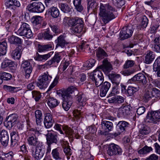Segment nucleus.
Returning a JSON list of instances; mask_svg holds the SVG:
<instances>
[{
    "mask_svg": "<svg viewBox=\"0 0 160 160\" xmlns=\"http://www.w3.org/2000/svg\"><path fill=\"white\" fill-rule=\"evenodd\" d=\"M42 38L44 39L50 40L51 39L53 36L51 33L49 29H47L42 34Z\"/></svg>",
    "mask_w": 160,
    "mask_h": 160,
    "instance_id": "40",
    "label": "nucleus"
},
{
    "mask_svg": "<svg viewBox=\"0 0 160 160\" xmlns=\"http://www.w3.org/2000/svg\"><path fill=\"white\" fill-rule=\"evenodd\" d=\"M134 39L138 40L139 42H142L144 40V36L142 34L136 35L134 36Z\"/></svg>",
    "mask_w": 160,
    "mask_h": 160,
    "instance_id": "60",
    "label": "nucleus"
},
{
    "mask_svg": "<svg viewBox=\"0 0 160 160\" xmlns=\"http://www.w3.org/2000/svg\"><path fill=\"white\" fill-rule=\"evenodd\" d=\"M152 150V148L151 147H148L146 145L138 151V153L140 154H146L149 153Z\"/></svg>",
    "mask_w": 160,
    "mask_h": 160,
    "instance_id": "43",
    "label": "nucleus"
},
{
    "mask_svg": "<svg viewBox=\"0 0 160 160\" xmlns=\"http://www.w3.org/2000/svg\"><path fill=\"white\" fill-rule=\"evenodd\" d=\"M48 106L51 108H54L57 106L59 102L54 98H49L47 100Z\"/></svg>",
    "mask_w": 160,
    "mask_h": 160,
    "instance_id": "30",
    "label": "nucleus"
},
{
    "mask_svg": "<svg viewBox=\"0 0 160 160\" xmlns=\"http://www.w3.org/2000/svg\"><path fill=\"white\" fill-rule=\"evenodd\" d=\"M0 75L1 76V78H2L3 80H8L10 79V78H9V77H10V74L9 73L4 72L0 74Z\"/></svg>",
    "mask_w": 160,
    "mask_h": 160,
    "instance_id": "62",
    "label": "nucleus"
},
{
    "mask_svg": "<svg viewBox=\"0 0 160 160\" xmlns=\"http://www.w3.org/2000/svg\"><path fill=\"white\" fill-rule=\"evenodd\" d=\"M137 91V89L132 87H129L127 90V93L129 96H132Z\"/></svg>",
    "mask_w": 160,
    "mask_h": 160,
    "instance_id": "57",
    "label": "nucleus"
},
{
    "mask_svg": "<svg viewBox=\"0 0 160 160\" xmlns=\"http://www.w3.org/2000/svg\"><path fill=\"white\" fill-rule=\"evenodd\" d=\"M59 6L62 11L64 13H68L71 12L70 7L67 4L61 3L59 4Z\"/></svg>",
    "mask_w": 160,
    "mask_h": 160,
    "instance_id": "38",
    "label": "nucleus"
},
{
    "mask_svg": "<svg viewBox=\"0 0 160 160\" xmlns=\"http://www.w3.org/2000/svg\"><path fill=\"white\" fill-rule=\"evenodd\" d=\"M134 64V61L131 60H128L126 61L123 65V68H128L132 67Z\"/></svg>",
    "mask_w": 160,
    "mask_h": 160,
    "instance_id": "54",
    "label": "nucleus"
},
{
    "mask_svg": "<svg viewBox=\"0 0 160 160\" xmlns=\"http://www.w3.org/2000/svg\"><path fill=\"white\" fill-rule=\"evenodd\" d=\"M129 81L131 83H132V82L138 81L143 84H146L147 82L146 77L143 73H141L137 74L129 79Z\"/></svg>",
    "mask_w": 160,
    "mask_h": 160,
    "instance_id": "15",
    "label": "nucleus"
},
{
    "mask_svg": "<svg viewBox=\"0 0 160 160\" xmlns=\"http://www.w3.org/2000/svg\"><path fill=\"white\" fill-rule=\"evenodd\" d=\"M134 29L133 26L131 25L123 27L119 35L121 39L124 40L131 37L132 35Z\"/></svg>",
    "mask_w": 160,
    "mask_h": 160,
    "instance_id": "10",
    "label": "nucleus"
},
{
    "mask_svg": "<svg viewBox=\"0 0 160 160\" xmlns=\"http://www.w3.org/2000/svg\"><path fill=\"white\" fill-rule=\"evenodd\" d=\"M131 107L123 104L118 109V115L119 117H126L130 114Z\"/></svg>",
    "mask_w": 160,
    "mask_h": 160,
    "instance_id": "14",
    "label": "nucleus"
},
{
    "mask_svg": "<svg viewBox=\"0 0 160 160\" xmlns=\"http://www.w3.org/2000/svg\"><path fill=\"white\" fill-rule=\"evenodd\" d=\"M152 98L150 88L146 89L143 97V100L145 102H148V101L151 100Z\"/></svg>",
    "mask_w": 160,
    "mask_h": 160,
    "instance_id": "33",
    "label": "nucleus"
},
{
    "mask_svg": "<svg viewBox=\"0 0 160 160\" xmlns=\"http://www.w3.org/2000/svg\"><path fill=\"white\" fill-rule=\"evenodd\" d=\"M110 87L111 84L108 82L105 81L102 84L100 89L101 97H103L106 96Z\"/></svg>",
    "mask_w": 160,
    "mask_h": 160,
    "instance_id": "23",
    "label": "nucleus"
},
{
    "mask_svg": "<svg viewBox=\"0 0 160 160\" xmlns=\"http://www.w3.org/2000/svg\"><path fill=\"white\" fill-rule=\"evenodd\" d=\"M122 153V150L118 145L113 143L110 144L107 150V153L110 156L114 155H120Z\"/></svg>",
    "mask_w": 160,
    "mask_h": 160,
    "instance_id": "13",
    "label": "nucleus"
},
{
    "mask_svg": "<svg viewBox=\"0 0 160 160\" xmlns=\"http://www.w3.org/2000/svg\"><path fill=\"white\" fill-rule=\"evenodd\" d=\"M83 21L78 17L71 18L70 26L71 28L70 31L72 34H75L82 33L83 28Z\"/></svg>",
    "mask_w": 160,
    "mask_h": 160,
    "instance_id": "4",
    "label": "nucleus"
},
{
    "mask_svg": "<svg viewBox=\"0 0 160 160\" xmlns=\"http://www.w3.org/2000/svg\"><path fill=\"white\" fill-rule=\"evenodd\" d=\"M28 11L32 12H42L45 9L44 5L40 2H35L28 5Z\"/></svg>",
    "mask_w": 160,
    "mask_h": 160,
    "instance_id": "11",
    "label": "nucleus"
},
{
    "mask_svg": "<svg viewBox=\"0 0 160 160\" xmlns=\"http://www.w3.org/2000/svg\"><path fill=\"white\" fill-rule=\"evenodd\" d=\"M54 122V121L52 115L49 113H47L45 117L44 122L45 128H51Z\"/></svg>",
    "mask_w": 160,
    "mask_h": 160,
    "instance_id": "19",
    "label": "nucleus"
},
{
    "mask_svg": "<svg viewBox=\"0 0 160 160\" xmlns=\"http://www.w3.org/2000/svg\"><path fill=\"white\" fill-rule=\"evenodd\" d=\"M65 143L66 146H64L63 145V151L66 155L67 156H70L72 154L71 150L70 148V147L68 146V143L67 142H64Z\"/></svg>",
    "mask_w": 160,
    "mask_h": 160,
    "instance_id": "46",
    "label": "nucleus"
},
{
    "mask_svg": "<svg viewBox=\"0 0 160 160\" xmlns=\"http://www.w3.org/2000/svg\"><path fill=\"white\" fill-rule=\"evenodd\" d=\"M147 122L153 123H157L160 121V111L151 112L148 113L146 116Z\"/></svg>",
    "mask_w": 160,
    "mask_h": 160,
    "instance_id": "12",
    "label": "nucleus"
},
{
    "mask_svg": "<svg viewBox=\"0 0 160 160\" xmlns=\"http://www.w3.org/2000/svg\"><path fill=\"white\" fill-rule=\"evenodd\" d=\"M18 116L16 114H11V123L12 127L14 125L16 122H17Z\"/></svg>",
    "mask_w": 160,
    "mask_h": 160,
    "instance_id": "56",
    "label": "nucleus"
},
{
    "mask_svg": "<svg viewBox=\"0 0 160 160\" xmlns=\"http://www.w3.org/2000/svg\"><path fill=\"white\" fill-rule=\"evenodd\" d=\"M114 86L112 88V90L111 92L109 94L108 96H114L119 93L118 90L120 88L119 85H113Z\"/></svg>",
    "mask_w": 160,
    "mask_h": 160,
    "instance_id": "48",
    "label": "nucleus"
},
{
    "mask_svg": "<svg viewBox=\"0 0 160 160\" xmlns=\"http://www.w3.org/2000/svg\"><path fill=\"white\" fill-rule=\"evenodd\" d=\"M47 143L52 144H57L58 142L57 135L54 133H48L47 136Z\"/></svg>",
    "mask_w": 160,
    "mask_h": 160,
    "instance_id": "26",
    "label": "nucleus"
},
{
    "mask_svg": "<svg viewBox=\"0 0 160 160\" xmlns=\"http://www.w3.org/2000/svg\"><path fill=\"white\" fill-rule=\"evenodd\" d=\"M128 123L126 121H119L116 126L118 132V134H120L122 132H125V130L128 128Z\"/></svg>",
    "mask_w": 160,
    "mask_h": 160,
    "instance_id": "24",
    "label": "nucleus"
},
{
    "mask_svg": "<svg viewBox=\"0 0 160 160\" xmlns=\"http://www.w3.org/2000/svg\"><path fill=\"white\" fill-rule=\"evenodd\" d=\"M73 3L78 11L81 12L83 10V7L82 4V0H74Z\"/></svg>",
    "mask_w": 160,
    "mask_h": 160,
    "instance_id": "39",
    "label": "nucleus"
},
{
    "mask_svg": "<svg viewBox=\"0 0 160 160\" xmlns=\"http://www.w3.org/2000/svg\"><path fill=\"white\" fill-rule=\"evenodd\" d=\"M87 0L88 2V10L91 9L93 10L96 8L97 4L96 3L95 0Z\"/></svg>",
    "mask_w": 160,
    "mask_h": 160,
    "instance_id": "45",
    "label": "nucleus"
},
{
    "mask_svg": "<svg viewBox=\"0 0 160 160\" xmlns=\"http://www.w3.org/2000/svg\"><path fill=\"white\" fill-rule=\"evenodd\" d=\"M98 69H100L106 73L108 74L112 69V64L108 60L104 59L103 61V64L97 68Z\"/></svg>",
    "mask_w": 160,
    "mask_h": 160,
    "instance_id": "16",
    "label": "nucleus"
},
{
    "mask_svg": "<svg viewBox=\"0 0 160 160\" xmlns=\"http://www.w3.org/2000/svg\"><path fill=\"white\" fill-rule=\"evenodd\" d=\"M61 54V52L55 53L53 58L48 61V64L52 66L57 65L60 62L62 59Z\"/></svg>",
    "mask_w": 160,
    "mask_h": 160,
    "instance_id": "18",
    "label": "nucleus"
},
{
    "mask_svg": "<svg viewBox=\"0 0 160 160\" xmlns=\"http://www.w3.org/2000/svg\"><path fill=\"white\" fill-rule=\"evenodd\" d=\"M101 125L102 129L107 132L111 131L113 128V125L112 122L104 120L102 122Z\"/></svg>",
    "mask_w": 160,
    "mask_h": 160,
    "instance_id": "27",
    "label": "nucleus"
},
{
    "mask_svg": "<svg viewBox=\"0 0 160 160\" xmlns=\"http://www.w3.org/2000/svg\"><path fill=\"white\" fill-rule=\"evenodd\" d=\"M7 46V43L6 41L0 42V56H3L6 54Z\"/></svg>",
    "mask_w": 160,
    "mask_h": 160,
    "instance_id": "36",
    "label": "nucleus"
},
{
    "mask_svg": "<svg viewBox=\"0 0 160 160\" xmlns=\"http://www.w3.org/2000/svg\"><path fill=\"white\" fill-rule=\"evenodd\" d=\"M159 67H160V56L157 58L153 65V69L154 71L158 70Z\"/></svg>",
    "mask_w": 160,
    "mask_h": 160,
    "instance_id": "55",
    "label": "nucleus"
},
{
    "mask_svg": "<svg viewBox=\"0 0 160 160\" xmlns=\"http://www.w3.org/2000/svg\"><path fill=\"white\" fill-rule=\"evenodd\" d=\"M150 132V128L147 126H144L142 127L139 131V134L142 135L148 134Z\"/></svg>",
    "mask_w": 160,
    "mask_h": 160,
    "instance_id": "42",
    "label": "nucleus"
},
{
    "mask_svg": "<svg viewBox=\"0 0 160 160\" xmlns=\"http://www.w3.org/2000/svg\"><path fill=\"white\" fill-rule=\"evenodd\" d=\"M62 129L64 131V133L67 136H72L73 132L72 129L68 126H63L62 127Z\"/></svg>",
    "mask_w": 160,
    "mask_h": 160,
    "instance_id": "49",
    "label": "nucleus"
},
{
    "mask_svg": "<svg viewBox=\"0 0 160 160\" xmlns=\"http://www.w3.org/2000/svg\"><path fill=\"white\" fill-rule=\"evenodd\" d=\"M9 135L7 132L3 130L0 133V141L2 144L4 146H6L8 142Z\"/></svg>",
    "mask_w": 160,
    "mask_h": 160,
    "instance_id": "22",
    "label": "nucleus"
},
{
    "mask_svg": "<svg viewBox=\"0 0 160 160\" xmlns=\"http://www.w3.org/2000/svg\"><path fill=\"white\" fill-rule=\"evenodd\" d=\"M90 78L95 84L96 87L100 86L104 81V77L102 73L97 68L91 73Z\"/></svg>",
    "mask_w": 160,
    "mask_h": 160,
    "instance_id": "5",
    "label": "nucleus"
},
{
    "mask_svg": "<svg viewBox=\"0 0 160 160\" xmlns=\"http://www.w3.org/2000/svg\"><path fill=\"white\" fill-rule=\"evenodd\" d=\"M113 4L118 8H120L125 4L124 0H112Z\"/></svg>",
    "mask_w": 160,
    "mask_h": 160,
    "instance_id": "53",
    "label": "nucleus"
},
{
    "mask_svg": "<svg viewBox=\"0 0 160 160\" xmlns=\"http://www.w3.org/2000/svg\"><path fill=\"white\" fill-rule=\"evenodd\" d=\"M22 49V46L18 45L16 49L12 52V58L14 60H18L20 58L21 50Z\"/></svg>",
    "mask_w": 160,
    "mask_h": 160,
    "instance_id": "28",
    "label": "nucleus"
},
{
    "mask_svg": "<svg viewBox=\"0 0 160 160\" xmlns=\"http://www.w3.org/2000/svg\"><path fill=\"white\" fill-rule=\"evenodd\" d=\"M51 77L49 76L48 73H44L43 75L39 77L37 83V86L40 89L46 88L51 81Z\"/></svg>",
    "mask_w": 160,
    "mask_h": 160,
    "instance_id": "9",
    "label": "nucleus"
},
{
    "mask_svg": "<svg viewBox=\"0 0 160 160\" xmlns=\"http://www.w3.org/2000/svg\"><path fill=\"white\" fill-rule=\"evenodd\" d=\"M18 32L20 35L25 36L28 38H31L33 35L29 25L26 23H22Z\"/></svg>",
    "mask_w": 160,
    "mask_h": 160,
    "instance_id": "8",
    "label": "nucleus"
},
{
    "mask_svg": "<svg viewBox=\"0 0 160 160\" xmlns=\"http://www.w3.org/2000/svg\"><path fill=\"white\" fill-rule=\"evenodd\" d=\"M51 53L52 52H51L47 54L40 55L37 53L35 58L36 60L37 61L46 60L51 56Z\"/></svg>",
    "mask_w": 160,
    "mask_h": 160,
    "instance_id": "35",
    "label": "nucleus"
},
{
    "mask_svg": "<svg viewBox=\"0 0 160 160\" xmlns=\"http://www.w3.org/2000/svg\"><path fill=\"white\" fill-rule=\"evenodd\" d=\"M144 62L147 64L150 63L154 60L155 55L153 52L150 51H148L145 53Z\"/></svg>",
    "mask_w": 160,
    "mask_h": 160,
    "instance_id": "25",
    "label": "nucleus"
},
{
    "mask_svg": "<svg viewBox=\"0 0 160 160\" xmlns=\"http://www.w3.org/2000/svg\"><path fill=\"white\" fill-rule=\"evenodd\" d=\"M33 157L38 160L41 158L45 152V147L42 143H39L36 147H33L31 149Z\"/></svg>",
    "mask_w": 160,
    "mask_h": 160,
    "instance_id": "6",
    "label": "nucleus"
},
{
    "mask_svg": "<svg viewBox=\"0 0 160 160\" xmlns=\"http://www.w3.org/2000/svg\"><path fill=\"white\" fill-rule=\"evenodd\" d=\"M56 42L57 43L56 48L60 46L61 48H63L68 44V43L65 40L64 36L62 35L58 37L57 39L56 40Z\"/></svg>",
    "mask_w": 160,
    "mask_h": 160,
    "instance_id": "32",
    "label": "nucleus"
},
{
    "mask_svg": "<svg viewBox=\"0 0 160 160\" xmlns=\"http://www.w3.org/2000/svg\"><path fill=\"white\" fill-rule=\"evenodd\" d=\"M96 56L98 60H101L108 56L107 54L102 48H99L96 50Z\"/></svg>",
    "mask_w": 160,
    "mask_h": 160,
    "instance_id": "31",
    "label": "nucleus"
},
{
    "mask_svg": "<svg viewBox=\"0 0 160 160\" xmlns=\"http://www.w3.org/2000/svg\"><path fill=\"white\" fill-rule=\"evenodd\" d=\"M99 10V15L105 24L107 23L117 17L116 10L108 4H101Z\"/></svg>",
    "mask_w": 160,
    "mask_h": 160,
    "instance_id": "1",
    "label": "nucleus"
},
{
    "mask_svg": "<svg viewBox=\"0 0 160 160\" xmlns=\"http://www.w3.org/2000/svg\"><path fill=\"white\" fill-rule=\"evenodd\" d=\"M133 70L132 69H128L125 70L122 72V74L125 76H128L133 74L134 72Z\"/></svg>",
    "mask_w": 160,
    "mask_h": 160,
    "instance_id": "61",
    "label": "nucleus"
},
{
    "mask_svg": "<svg viewBox=\"0 0 160 160\" xmlns=\"http://www.w3.org/2000/svg\"><path fill=\"white\" fill-rule=\"evenodd\" d=\"M76 88L73 86L70 87L66 90H60L57 91V93L62 97V107L66 111H68L72 103V98L71 94L74 92Z\"/></svg>",
    "mask_w": 160,
    "mask_h": 160,
    "instance_id": "2",
    "label": "nucleus"
},
{
    "mask_svg": "<svg viewBox=\"0 0 160 160\" xmlns=\"http://www.w3.org/2000/svg\"><path fill=\"white\" fill-rule=\"evenodd\" d=\"M62 150L60 147H57L52 150L51 155L52 158L55 160H62Z\"/></svg>",
    "mask_w": 160,
    "mask_h": 160,
    "instance_id": "20",
    "label": "nucleus"
},
{
    "mask_svg": "<svg viewBox=\"0 0 160 160\" xmlns=\"http://www.w3.org/2000/svg\"><path fill=\"white\" fill-rule=\"evenodd\" d=\"M50 12L51 15L54 18H57L60 14V12L58 8L55 7H52L50 8Z\"/></svg>",
    "mask_w": 160,
    "mask_h": 160,
    "instance_id": "41",
    "label": "nucleus"
},
{
    "mask_svg": "<svg viewBox=\"0 0 160 160\" xmlns=\"http://www.w3.org/2000/svg\"><path fill=\"white\" fill-rule=\"evenodd\" d=\"M108 78L113 85H119L121 79L120 74L116 73H112L109 74Z\"/></svg>",
    "mask_w": 160,
    "mask_h": 160,
    "instance_id": "21",
    "label": "nucleus"
},
{
    "mask_svg": "<svg viewBox=\"0 0 160 160\" xmlns=\"http://www.w3.org/2000/svg\"><path fill=\"white\" fill-rule=\"evenodd\" d=\"M41 20V17L40 16H36L33 17L32 19V22L34 28L38 29L40 28Z\"/></svg>",
    "mask_w": 160,
    "mask_h": 160,
    "instance_id": "29",
    "label": "nucleus"
},
{
    "mask_svg": "<svg viewBox=\"0 0 160 160\" xmlns=\"http://www.w3.org/2000/svg\"><path fill=\"white\" fill-rule=\"evenodd\" d=\"M96 62L95 60L93 59H90L86 61L84 64L85 67L91 68L93 66Z\"/></svg>",
    "mask_w": 160,
    "mask_h": 160,
    "instance_id": "51",
    "label": "nucleus"
},
{
    "mask_svg": "<svg viewBox=\"0 0 160 160\" xmlns=\"http://www.w3.org/2000/svg\"><path fill=\"white\" fill-rule=\"evenodd\" d=\"M36 122L38 125L40 126L42 120V113L40 110H36L35 112Z\"/></svg>",
    "mask_w": 160,
    "mask_h": 160,
    "instance_id": "34",
    "label": "nucleus"
},
{
    "mask_svg": "<svg viewBox=\"0 0 160 160\" xmlns=\"http://www.w3.org/2000/svg\"><path fill=\"white\" fill-rule=\"evenodd\" d=\"M32 97L36 101H38L41 97V93L39 92L34 90L32 91Z\"/></svg>",
    "mask_w": 160,
    "mask_h": 160,
    "instance_id": "50",
    "label": "nucleus"
},
{
    "mask_svg": "<svg viewBox=\"0 0 160 160\" xmlns=\"http://www.w3.org/2000/svg\"><path fill=\"white\" fill-rule=\"evenodd\" d=\"M25 75V76L26 79H28L30 76V75L32 72V67H30L28 68H25L24 69Z\"/></svg>",
    "mask_w": 160,
    "mask_h": 160,
    "instance_id": "58",
    "label": "nucleus"
},
{
    "mask_svg": "<svg viewBox=\"0 0 160 160\" xmlns=\"http://www.w3.org/2000/svg\"><path fill=\"white\" fill-rule=\"evenodd\" d=\"M150 90L153 98L154 97L157 98L160 97V91L158 89L154 88L152 89L150 88Z\"/></svg>",
    "mask_w": 160,
    "mask_h": 160,
    "instance_id": "52",
    "label": "nucleus"
},
{
    "mask_svg": "<svg viewBox=\"0 0 160 160\" xmlns=\"http://www.w3.org/2000/svg\"><path fill=\"white\" fill-rule=\"evenodd\" d=\"M21 67L23 69H25L32 67V66L29 62L26 60L22 62L21 64Z\"/></svg>",
    "mask_w": 160,
    "mask_h": 160,
    "instance_id": "59",
    "label": "nucleus"
},
{
    "mask_svg": "<svg viewBox=\"0 0 160 160\" xmlns=\"http://www.w3.org/2000/svg\"><path fill=\"white\" fill-rule=\"evenodd\" d=\"M148 19L146 16H143L142 18V22L140 24V29H143L146 28L148 23Z\"/></svg>",
    "mask_w": 160,
    "mask_h": 160,
    "instance_id": "44",
    "label": "nucleus"
},
{
    "mask_svg": "<svg viewBox=\"0 0 160 160\" xmlns=\"http://www.w3.org/2000/svg\"><path fill=\"white\" fill-rule=\"evenodd\" d=\"M39 131L33 128L31 129L28 132L27 141L28 144L34 147L36 146L39 142L38 141L37 136L39 134Z\"/></svg>",
    "mask_w": 160,
    "mask_h": 160,
    "instance_id": "7",
    "label": "nucleus"
},
{
    "mask_svg": "<svg viewBox=\"0 0 160 160\" xmlns=\"http://www.w3.org/2000/svg\"><path fill=\"white\" fill-rule=\"evenodd\" d=\"M52 48L51 44H47L44 45H38V51L42 52L46 51L51 50Z\"/></svg>",
    "mask_w": 160,
    "mask_h": 160,
    "instance_id": "37",
    "label": "nucleus"
},
{
    "mask_svg": "<svg viewBox=\"0 0 160 160\" xmlns=\"http://www.w3.org/2000/svg\"><path fill=\"white\" fill-rule=\"evenodd\" d=\"M10 64V62L9 59L5 58V60L2 62L1 65L2 68H5L8 67H9Z\"/></svg>",
    "mask_w": 160,
    "mask_h": 160,
    "instance_id": "63",
    "label": "nucleus"
},
{
    "mask_svg": "<svg viewBox=\"0 0 160 160\" xmlns=\"http://www.w3.org/2000/svg\"><path fill=\"white\" fill-rule=\"evenodd\" d=\"M77 101L78 104L80 106L78 107L77 109L74 110L73 113L74 117L78 120L81 118L82 114L83 112V106L86 104L87 98L84 94L80 93L77 95Z\"/></svg>",
    "mask_w": 160,
    "mask_h": 160,
    "instance_id": "3",
    "label": "nucleus"
},
{
    "mask_svg": "<svg viewBox=\"0 0 160 160\" xmlns=\"http://www.w3.org/2000/svg\"><path fill=\"white\" fill-rule=\"evenodd\" d=\"M108 101L110 103L118 104L122 103L124 102V98L120 96H108Z\"/></svg>",
    "mask_w": 160,
    "mask_h": 160,
    "instance_id": "17",
    "label": "nucleus"
},
{
    "mask_svg": "<svg viewBox=\"0 0 160 160\" xmlns=\"http://www.w3.org/2000/svg\"><path fill=\"white\" fill-rule=\"evenodd\" d=\"M158 156L155 154H151L145 160H158Z\"/></svg>",
    "mask_w": 160,
    "mask_h": 160,
    "instance_id": "64",
    "label": "nucleus"
},
{
    "mask_svg": "<svg viewBox=\"0 0 160 160\" xmlns=\"http://www.w3.org/2000/svg\"><path fill=\"white\" fill-rule=\"evenodd\" d=\"M21 43V40L19 38L13 36L11 37V44L19 45Z\"/></svg>",
    "mask_w": 160,
    "mask_h": 160,
    "instance_id": "47",
    "label": "nucleus"
}]
</instances>
